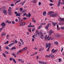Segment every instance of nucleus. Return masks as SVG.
Wrapping results in <instances>:
<instances>
[{"mask_svg":"<svg viewBox=\"0 0 64 64\" xmlns=\"http://www.w3.org/2000/svg\"><path fill=\"white\" fill-rule=\"evenodd\" d=\"M52 33H53V30H50L49 31V35L50 36V35L52 34Z\"/></svg>","mask_w":64,"mask_h":64,"instance_id":"nucleus-1","label":"nucleus"},{"mask_svg":"<svg viewBox=\"0 0 64 64\" xmlns=\"http://www.w3.org/2000/svg\"><path fill=\"white\" fill-rule=\"evenodd\" d=\"M8 14L9 15H11V10L9 9L8 11Z\"/></svg>","mask_w":64,"mask_h":64,"instance_id":"nucleus-2","label":"nucleus"},{"mask_svg":"<svg viewBox=\"0 0 64 64\" xmlns=\"http://www.w3.org/2000/svg\"><path fill=\"white\" fill-rule=\"evenodd\" d=\"M57 15V14H51L50 15V16L52 17H56Z\"/></svg>","mask_w":64,"mask_h":64,"instance_id":"nucleus-3","label":"nucleus"},{"mask_svg":"<svg viewBox=\"0 0 64 64\" xmlns=\"http://www.w3.org/2000/svg\"><path fill=\"white\" fill-rule=\"evenodd\" d=\"M1 25L3 27H4L6 25V24H5V23L3 22L1 24Z\"/></svg>","mask_w":64,"mask_h":64,"instance_id":"nucleus-4","label":"nucleus"},{"mask_svg":"<svg viewBox=\"0 0 64 64\" xmlns=\"http://www.w3.org/2000/svg\"><path fill=\"white\" fill-rule=\"evenodd\" d=\"M6 10H4L3 11L2 13H4V14L5 15H7V14L6 13Z\"/></svg>","mask_w":64,"mask_h":64,"instance_id":"nucleus-5","label":"nucleus"},{"mask_svg":"<svg viewBox=\"0 0 64 64\" xmlns=\"http://www.w3.org/2000/svg\"><path fill=\"white\" fill-rule=\"evenodd\" d=\"M50 57H51L52 59H53L54 58V56L51 54H50Z\"/></svg>","mask_w":64,"mask_h":64,"instance_id":"nucleus-6","label":"nucleus"},{"mask_svg":"<svg viewBox=\"0 0 64 64\" xmlns=\"http://www.w3.org/2000/svg\"><path fill=\"white\" fill-rule=\"evenodd\" d=\"M26 24L24 22H23L22 23H21L20 24V26H22L25 25Z\"/></svg>","mask_w":64,"mask_h":64,"instance_id":"nucleus-7","label":"nucleus"},{"mask_svg":"<svg viewBox=\"0 0 64 64\" xmlns=\"http://www.w3.org/2000/svg\"><path fill=\"white\" fill-rule=\"evenodd\" d=\"M55 36L56 37H60L61 36L60 35H59L58 34H56L55 35Z\"/></svg>","mask_w":64,"mask_h":64,"instance_id":"nucleus-8","label":"nucleus"},{"mask_svg":"<svg viewBox=\"0 0 64 64\" xmlns=\"http://www.w3.org/2000/svg\"><path fill=\"white\" fill-rule=\"evenodd\" d=\"M60 21H62V22H64V18H60Z\"/></svg>","mask_w":64,"mask_h":64,"instance_id":"nucleus-9","label":"nucleus"},{"mask_svg":"<svg viewBox=\"0 0 64 64\" xmlns=\"http://www.w3.org/2000/svg\"><path fill=\"white\" fill-rule=\"evenodd\" d=\"M52 13H53V12L50 11L48 12V14H49V15H50V14H52Z\"/></svg>","mask_w":64,"mask_h":64,"instance_id":"nucleus-10","label":"nucleus"},{"mask_svg":"<svg viewBox=\"0 0 64 64\" xmlns=\"http://www.w3.org/2000/svg\"><path fill=\"white\" fill-rule=\"evenodd\" d=\"M6 22V23H8L9 24H11V21H8V20H7Z\"/></svg>","mask_w":64,"mask_h":64,"instance_id":"nucleus-11","label":"nucleus"},{"mask_svg":"<svg viewBox=\"0 0 64 64\" xmlns=\"http://www.w3.org/2000/svg\"><path fill=\"white\" fill-rule=\"evenodd\" d=\"M46 12L44 11L43 13V15L44 16L46 15Z\"/></svg>","mask_w":64,"mask_h":64,"instance_id":"nucleus-12","label":"nucleus"},{"mask_svg":"<svg viewBox=\"0 0 64 64\" xmlns=\"http://www.w3.org/2000/svg\"><path fill=\"white\" fill-rule=\"evenodd\" d=\"M6 8V6H4L2 8V10H4Z\"/></svg>","mask_w":64,"mask_h":64,"instance_id":"nucleus-13","label":"nucleus"},{"mask_svg":"<svg viewBox=\"0 0 64 64\" xmlns=\"http://www.w3.org/2000/svg\"><path fill=\"white\" fill-rule=\"evenodd\" d=\"M5 48H6V49L8 50H9V48L8 46H5Z\"/></svg>","mask_w":64,"mask_h":64,"instance_id":"nucleus-14","label":"nucleus"},{"mask_svg":"<svg viewBox=\"0 0 64 64\" xmlns=\"http://www.w3.org/2000/svg\"><path fill=\"white\" fill-rule=\"evenodd\" d=\"M38 34L39 36V35H42L43 34H42V32H39L38 33Z\"/></svg>","mask_w":64,"mask_h":64,"instance_id":"nucleus-15","label":"nucleus"},{"mask_svg":"<svg viewBox=\"0 0 64 64\" xmlns=\"http://www.w3.org/2000/svg\"><path fill=\"white\" fill-rule=\"evenodd\" d=\"M52 23L53 24V26H55V24H57V23H55L53 22H52Z\"/></svg>","mask_w":64,"mask_h":64,"instance_id":"nucleus-16","label":"nucleus"},{"mask_svg":"<svg viewBox=\"0 0 64 64\" xmlns=\"http://www.w3.org/2000/svg\"><path fill=\"white\" fill-rule=\"evenodd\" d=\"M49 25L50 26H51V24L50 23H50H48V24H47V26H48L49 27Z\"/></svg>","mask_w":64,"mask_h":64,"instance_id":"nucleus-17","label":"nucleus"},{"mask_svg":"<svg viewBox=\"0 0 64 64\" xmlns=\"http://www.w3.org/2000/svg\"><path fill=\"white\" fill-rule=\"evenodd\" d=\"M40 38H41V39H43V34L40 35Z\"/></svg>","mask_w":64,"mask_h":64,"instance_id":"nucleus-18","label":"nucleus"},{"mask_svg":"<svg viewBox=\"0 0 64 64\" xmlns=\"http://www.w3.org/2000/svg\"><path fill=\"white\" fill-rule=\"evenodd\" d=\"M26 11H27V10H24L22 13H24L25 12H26Z\"/></svg>","mask_w":64,"mask_h":64,"instance_id":"nucleus-19","label":"nucleus"},{"mask_svg":"<svg viewBox=\"0 0 64 64\" xmlns=\"http://www.w3.org/2000/svg\"><path fill=\"white\" fill-rule=\"evenodd\" d=\"M32 20L33 22H34V23L36 22V21H35V20H34V18H32Z\"/></svg>","mask_w":64,"mask_h":64,"instance_id":"nucleus-20","label":"nucleus"},{"mask_svg":"<svg viewBox=\"0 0 64 64\" xmlns=\"http://www.w3.org/2000/svg\"><path fill=\"white\" fill-rule=\"evenodd\" d=\"M28 17L29 18V17H30V16H31V14H30V13L29 12L28 13Z\"/></svg>","mask_w":64,"mask_h":64,"instance_id":"nucleus-21","label":"nucleus"},{"mask_svg":"<svg viewBox=\"0 0 64 64\" xmlns=\"http://www.w3.org/2000/svg\"><path fill=\"white\" fill-rule=\"evenodd\" d=\"M54 43L56 45H58V42H54Z\"/></svg>","mask_w":64,"mask_h":64,"instance_id":"nucleus-22","label":"nucleus"},{"mask_svg":"<svg viewBox=\"0 0 64 64\" xmlns=\"http://www.w3.org/2000/svg\"><path fill=\"white\" fill-rule=\"evenodd\" d=\"M13 61H14V63H15V64H16V61L15 60V59L14 58L13 59Z\"/></svg>","mask_w":64,"mask_h":64,"instance_id":"nucleus-23","label":"nucleus"},{"mask_svg":"<svg viewBox=\"0 0 64 64\" xmlns=\"http://www.w3.org/2000/svg\"><path fill=\"white\" fill-rule=\"evenodd\" d=\"M48 43H46V48H48Z\"/></svg>","mask_w":64,"mask_h":64,"instance_id":"nucleus-24","label":"nucleus"},{"mask_svg":"<svg viewBox=\"0 0 64 64\" xmlns=\"http://www.w3.org/2000/svg\"><path fill=\"white\" fill-rule=\"evenodd\" d=\"M38 62L39 63H40V64H42L43 63V62L41 61H39Z\"/></svg>","mask_w":64,"mask_h":64,"instance_id":"nucleus-25","label":"nucleus"},{"mask_svg":"<svg viewBox=\"0 0 64 64\" xmlns=\"http://www.w3.org/2000/svg\"><path fill=\"white\" fill-rule=\"evenodd\" d=\"M48 47H50V46H51V43H49L48 44Z\"/></svg>","mask_w":64,"mask_h":64,"instance_id":"nucleus-26","label":"nucleus"},{"mask_svg":"<svg viewBox=\"0 0 64 64\" xmlns=\"http://www.w3.org/2000/svg\"><path fill=\"white\" fill-rule=\"evenodd\" d=\"M46 57H50V55L49 54L48 55H47Z\"/></svg>","mask_w":64,"mask_h":64,"instance_id":"nucleus-27","label":"nucleus"},{"mask_svg":"<svg viewBox=\"0 0 64 64\" xmlns=\"http://www.w3.org/2000/svg\"><path fill=\"white\" fill-rule=\"evenodd\" d=\"M46 24L45 23H42L41 24V26H42V25H46Z\"/></svg>","mask_w":64,"mask_h":64,"instance_id":"nucleus-28","label":"nucleus"},{"mask_svg":"<svg viewBox=\"0 0 64 64\" xmlns=\"http://www.w3.org/2000/svg\"><path fill=\"white\" fill-rule=\"evenodd\" d=\"M16 16H20V15L19 14H18L16 15Z\"/></svg>","mask_w":64,"mask_h":64,"instance_id":"nucleus-29","label":"nucleus"},{"mask_svg":"<svg viewBox=\"0 0 64 64\" xmlns=\"http://www.w3.org/2000/svg\"><path fill=\"white\" fill-rule=\"evenodd\" d=\"M27 15V13H26L24 14H23V15L22 16L24 17V16H25V15Z\"/></svg>","mask_w":64,"mask_h":64,"instance_id":"nucleus-30","label":"nucleus"},{"mask_svg":"<svg viewBox=\"0 0 64 64\" xmlns=\"http://www.w3.org/2000/svg\"><path fill=\"white\" fill-rule=\"evenodd\" d=\"M3 56H4V57H6V56L5 54L3 53Z\"/></svg>","mask_w":64,"mask_h":64,"instance_id":"nucleus-31","label":"nucleus"},{"mask_svg":"<svg viewBox=\"0 0 64 64\" xmlns=\"http://www.w3.org/2000/svg\"><path fill=\"white\" fill-rule=\"evenodd\" d=\"M35 28H32V31H34V30H35Z\"/></svg>","mask_w":64,"mask_h":64,"instance_id":"nucleus-32","label":"nucleus"},{"mask_svg":"<svg viewBox=\"0 0 64 64\" xmlns=\"http://www.w3.org/2000/svg\"><path fill=\"white\" fill-rule=\"evenodd\" d=\"M10 61H12V60H13V58H10Z\"/></svg>","mask_w":64,"mask_h":64,"instance_id":"nucleus-33","label":"nucleus"},{"mask_svg":"<svg viewBox=\"0 0 64 64\" xmlns=\"http://www.w3.org/2000/svg\"><path fill=\"white\" fill-rule=\"evenodd\" d=\"M49 4L50 5V6H52V5H54V4Z\"/></svg>","mask_w":64,"mask_h":64,"instance_id":"nucleus-34","label":"nucleus"},{"mask_svg":"<svg viewBox=\"0 0 64 64\" xmlns=\"http://www.w3.org/2000/svg\"><path fill=\"white\" fill-rule=\"evenodd\" d=\"M20 62H21V63H23L24 62V61L22 60H21Z\"/></svg>","mask_w":64,"mask_h":64,"instance_id":"nucleus-35","label":"nucleus"},{"mask_svg":"<svg viewBox=\"0 0 64 64\" xmlns=\"http://www.w3.org/2000/svg\"><path fill=\"white\" fill-rule=\"evenodd\" d=\"M3 28H0V32H1L2 30V29Z\"/></svg>","mask_w":64,"mask_h":64,"instance_id":"nucleus-36","label":"nucleus"},{"mask_svg":"<svg viewBox=\"0 0 64 64\" xmlns=\"http://www.w3.org/2000/svg\"><path fill=\"white\" fill-rule=\"evenodd\" d=\"M3 28H0V32H1L2 30V29Z\"/></svg>","mask_w":64,"mask_h":64,"instance_id":"nucleus-37","label":"nucleus"},{"mask_svg":"<svg viewBox=\"0 0 64 64\" xmlns=\"http://www.w3.org/2000/svg\"><path fill=\"white\" fill-rule=\"evenodd\" d=\"M61 28L62 30H64V27H62Z\"/></svg>","mask_w":64,"mask_h":64,"instance_id":"nucleus-38","label":"nucleus"},{"mask_svg":"<svg viewBox=\"0 0 64 64\" xmlns=\"http://www.w3.org/2000/svg\"><path fill=\"white\" fill-rule=\"evenodd\" d=\"M37 52H34L33 54L34 55H36L37 54Z\"/></svg>","mask_w":64,"mask_h":64,"instance_id":"nucleus-39","label":"nucleus"},{"mask_svg":"<svg viewBox=\"0 0 64 64\" xmlns=\"http://www.w3.org/2000/svg\"><path fill=\"white\" fill-rule=\"evenodd\" d=\"M4 52L6 54H9V52Z\"/></svg>","mask_w":64,"mask_h":64,"instance_id":"nucleus-40","label":"nucleus"},{"mask_svg":"<svg viewBox=\"0 0 64 64\" xmlns=\"http://www.w3.org/2000/svg\"><path fill=\"white\" fill-rule=\"evenodd\" d=\"M48 37H47V36H46L45 37V39H48Z\"/></svg>","mask_w":64,"mask_h":64,"instance_id":"nucleus-41","label":"nucleus"},{"mask_svg":"<svg viewBox=\"0 0 64 64\" xmlns=\"http://www.w3.org/2000/svg\"><path fill=\"white\" fill-rule=\"evenodd\" d=\"M50 47H48V48L47 50V51L48 52L49 51V49H50Z\"/></svg>","mask_w":64,"mask_h":64,"instance_id":"nucleus-42","label":"nucleus"},{"mask_svg":"<svg viewBox=\"0 0 64 64\" xmlns=\"http://www.w3.org/2000/svg\"><path fill=\"white\" fill-rule=\"evenodd\" d=\"M36 33L37 34H38V30H37L36 31Z\"/></svg>","mask_w":64,"mask_h":64,"instance_id":"nucleus-43","label":"nucleus"},{"mask_svg":"<svg viewBox=\"0 0 64 64\" xmlns=\"http://www.w3.org/2000/svg\"><path fill=\"white\" fill-rule=\"evenodd\" d=\"M60 3H58V7H59V6H60Z\"/></svg>","mask_w":64,"mask_h":64,"instance_id":"nucleus-44","label":"nucleus"},{"mask_svg":"<svg viewBox=\"0 0 64 64\" xmlns=\"http://www.w3.org/2000/svg\"><path fill=\"white\" fill-rule=\"evenodd\" d=\"M56 52H57V50H55V51L54 50L53 52L54 53H55Z\"/></svg>","mask_w":64,"mask_h":64,"instance_id":"nucleus-45","label":"nucleus"},{"mask_svg":"<svg viewBox=\"0 0 64 64\" xmlns=\"http://www.w3.org/2000/svg\"><path fill=\"white\" fill-rule=\"evenodd\" d=\"M12 24H15V22H14V21H12Z\"/></svg>","mask_w":64,"mask_h":64,"instance_id":"nucleus-46","label":"nucleus"},{"mask_svg":"<svg viewBox=\"0 0 64 64\" xmlns=\"http://www.w3.org/2000/svg\"><path fill=\"white\" fill-rule=\"evenodd\" d=\"M25 50H26L24 48H23L22 50V51H25Z\"/></svg>","mask_w":64,"mask_h":64,"instance_id":"nucleus-47","label":"nucleus"},{"mask_svg":"<svg viewBox=\"0 0 64 64\" xmlns=\"http://www.w3.org/2000/svg\"><path fill=\"white\" fill-rule=\"evenodd\" d=\"M36 2V0H34L33 1V3H35Z\"/></svg>","mask_w":64,"mask_h":64,"instance_id":"nucleus-48","label":"nucleus"},{"mask_svg":"<svg viewBox=\"0 0 64 64\" xmlns=\"http://www.w3.org/2000/svg\"><path fill=\"white\" fill-rule=\"evenodd\" d=\"M12 49H14V50H15L16 49V48L15 47H12Z\"/></svg>","mask_w":64,"mask_h":64,"instance_id":"nucleus-49","label":"nucleus"},{"mask_svg":"<svg viewBox=\"0 0 64 64\" xmlns=\"http://www.w3.org/2000/svg\"><path fill=\"white\" fill-rule=\"evenodd\" d=\"M8 46L9 47H11V46H12V44H10L8 45Z\"/></svg>","mask_w":64,"mask_h":64,"instance_id":"nucleus-50","label":"nucleus"},{"mask_svg":"<svg viewBox=\"0 0 64 64\" xmlns=\"http://www.w3.org/2000/svg\"><path fill=\"white\" fill-rule=\"evenodd\" d=\"M48 28L49 27L48 26H46L45 27L46 29H48Z\"/></svg>","mask_w":64,"mask_h":64,"instance_id":"nucleus-51","label":"nucleus"},{"mask_svg":"<svg viewBox=\"0 0 64 64\" xmlns=\"http://www.w3.org/2000/svg\"><path fill=\"white\" fill-rule=\"evenodd\" d=\"M23 20H21L20 21V23H22V22H23Z\"/></svg>","mask_w":64,"mask_h":64,"instance_id":"nucleus-52","label":"nucleus"},{"mask_svg":"<svg viewBox=\"0 0 64 64\" xmlns=\"http://www.w3.org/2000/svg\"><path fill=\"white\" fill-rule=\"evenodd\" d=\"M14 4H11V6H14Z\"/></svg>","mask_w":64,"mask_h":64,"instance_id":"nucleus-53","label":"nucleus"},{"mask_svg":"<svg viewBox=\"0 0 64 64\" xmlns=\"http://www.w3.org/2000/svg\"><path fill=\"white\" fill-rule=\"evenodd\" d=\"M14 44H15V43L14 42H12V43H11V44L12 45H14Z\"/></svg>","mask_w":64,"mask_h":64,"instance_id":"nucleus-54","label":"nucleus"},{"mask_svg":"<svg viewBox=\"0 0 64 64\" xmlns=\"http://www.w3.org/2000/svg\"><path fill=\"white\" fill-rule=\"evenodd\" d=\"M42 64H46V62H42Z\"/></svg>","mask_w":64,"mask_h":64,"instance_id":"nucleus-55","label":"nucleus"},{"mask_svg":"<svg viewBox=\"0 0 64 64\" xmlns=\"http://www.w3.org/2000/svg\"><path fill=\"white\" fill-rule=\"evenodd\" d=\"M35 27V26L31 25L30 27Z\"/></svg>","mask_w":64,"mask_h":64,"instance_id":"nucleus-56","label":"nucleus"},{"mask_svg":"<svg viewBox=\"0 0 64 64\" xmlns=\"http://www.w3.org/2000/svg\"><path fill=\"white\" fill-rule=\"evenodd\" d=\"M61 3V0H59L58 2V3Z\"/></svg>","mask_w":64,"mask_h":64,"instance_id":"nucleus-57","label":"nucleus"},{"mask_svg":"<svg viewBox=\"0 0 64 64\" xmlns=\"http://www.w3.org/2000/svg\"><path fill=\"white\" fill-rule=\"evenodd\" d=\"M32 41H34V38H33L32 39Z\"/></svg>","mask_w":64,"mask_h":64,"instance_id":"nucleus-58","label":"nucleus"},{"mask_svg":"<svg viewBox=\"0 0 64 64\" xmlns=\"http://www.w3.org/2000/svg\"><path fill=\"white\" fill-rule=\"evenodd\" d=\"M14 14H16V15L17 14V12H14Z\"/></svg>","mask_w":64,"mask_h":64,"instance_id":"nucleus-59","label":"nucleus"},{"mask_svg":"<svg viewBox=\"0 0 64 64\" xmlns=\"http://www.w3.org/2000/svg\"><path fill=\"white\" fill-rule=\"evenodd\" d=\"M27 7V6H24V9H25V8H26Z\"/></svg>","mask_w":64,"mask_h":64,"instance_id":"nucleus-60","label":"nucleus"},{"mask_svg":"<svg viewBox=\"0 0 64 64\" xmlns=\"http://www.w3.org/2000/svg\"><path fill=\"white\" fill-rule=\"evenodd\" d=\"M42 50V49H41V48H40L39 49V51H41Z\"/></svg>","mask_w":64,"mask_h":64,"instance_id":"nucleus-61","label":"nucleus"},{"mask_svg":"<svg viewBox=\"0 0 64 64\" xmlns=\"http://www.w3.org/2000/svg\"><path fill=\"white\" fill-rule=\"evenodd\" d=\"M29 30H28V31L29 32H31V30H30V29H29Z\"/></svg>","mask_w":64,"mask_h":64,"instance_id":"nucleus-62","label":"nucleus"},{"mask_svg":"<svg viewBox=\"0 0 64 64\" xmlns=\"http://www.w3.org/2000/svg\"><path fill=\"white\" fill-rule=\"evenodd\" d=\"M54 51V49H53L52 50V52H53V51Z\"/></svg>","mask_w":64,"mask_h":64,"instance_id":"nucleus-63","label":"nucleus"},{"mask_svg":"<svg viewBox=\"0 0 64 64\" xmlns=\"http://www.w3.org/2000/svg\"><path fill=\"white\" fill-rule=\"evenodd\" d=\"M24 48L25 49V50H27V48L26 47H25Z\"/></svg>","mask_w":64,"mask_h":64,"instance_id":"nucleus-64","label":"nucleus"}]
</instances>
